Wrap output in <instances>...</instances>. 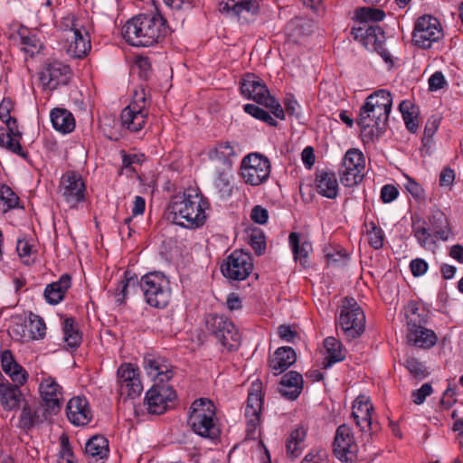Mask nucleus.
I'll use <instances>...</instances> for the list:
<instances>
[{
  "label": "nucleus",
  "instance_id": "f257e3e1",
  "mask_svg": "<svg viewBox=\"0 0 463 463\" xmlns=\"http://www.w3.org/2000/svg\"><path fill=\"white\" fill-rule=\"evenodd\" d=\"M208 206V202L197 190L189 188L172 198L167 207V219L184 228H198L206 221Z\"/></svg>",
  "mask_w": 463,
  "mask_h": 463
},
{
  "label": "nucleus",
  "instance_id": "f03ea898",
  "mask_svg": "<svg viewBox=\"0 0 463 463\" xmlns=\"http://www.w3.org/2000/svg\"><path fill=\"white\" fill-rule=\"evenodd\" d=\"M166 20L158 13L142 14L128 21L123 36L133 46L150 47L159 43L168 33Z\"/></svg>",
  "mask_w": 463,
  "mask_h": 463
},
{
  "label": "nucleus",
  "instance_id": "7ed1b4c3",
  "mask_svg": "<svg viewBox=\"0 0 463 463\" xmlns=\"http://www.w3.org/2000/svg\"><path fill=\"white\" fill-rule=\"evenodd\" d=\"M215 420V406L211 400L201 398L192 403L188 425L194 433L210 439H217L220 430Z\"/></svg>",
  "mask_w": 463,
  "mask_h": 463
},
{
  "label": "nucleus",
  "instance_id": "20e7f679",
  "mask_svg": "<svg viewBox=\"0 0 463 463\" xmlns=\"http://www.w3.org/2000/svg\"><path fill=\"white\" fill-rule=\"evenodd\" d=\"M241 95L269 109L279 119L285 118V111L274 97L269 94L267 86L254 74H246L240 82Z\"/></svg>",
  "mask_w": 463,
  "mask_h": 463
},
{
  "label": "nucleus",
  "instance_id": "39448f33",
  "mask_svg": "<svg viewBox=\"0 0 463 463\" xmlns=\"http://www.w3.org/2000/svg\"><path fill=\"white\" fill-rule=\"evenodd\" d=\"M338 325L348 340L359 337L365 329V315L353 298L341 301Z\"/></svg>",
  "mask_w": 463,
  "mask_h": 463
},
{
  "label": "nucleus",
  "instance_id": "423d86ee",
  "mask_svg": "<svg viewBox=\"0 0 463 463\" xmlns=\"http://www.w3.org/2000/svg\"><path fill=\"white\" fill-rule=\"evenodd\" d=\"M146 302L156 308H164L171 298L169 281L160 272H150L144 275L139 282Z\"/></svg>",
  "mask_w": 463,
  "mask_h": 463
},
{
  "label": "nucleus",
  "instance_id": "0eeeda50",
  "mask_svg": "<svg viewBox=\"0 0 463 463\" xmlns=\"http://www.w3.org/2000/svg\"><path fill=\"white\" fill-rule=\"evenodd\" d=\"M389 116L370 106L368 102L361 107L357 125L361 128V136L364 143L373 142L385 130Z\"/></svg>",
  "mask_w": 463,
  "mask_h": 463
},
{
  "label": "nucleus",
  "instance_id": "6e6552de",
  "mask_svg": "<svg viewBox=\"0 0 463 463\" xmlns=\"http://www.w3.org/2000/svg\"><path fill=\"white\" fill-rule=\"evenodd\" d=\"M208 332L228 351L236 350L241 343V335L233 323L225 316L210 314L205 319Z\"/></svg>",
  "mask_w": 463,
  "mask_h": 463
},
{
  "label": "nucleus",
  "instance_id": "1a4fd4ad",
  "mask_svg": "<svg viewBox=\"0 0 463 463\" xmlns=\"http://www.w3.org/2000/svg\"><path fill=\"white\" fill-rule=\"evenodd\" d=\"M63 45L67 54L72 58H82L90 50V40L87 32H82L73 17H66L62 23Z\"/></svg>",
  "mask_w": 463,
  "mask_h": 463
},
{
  "label": "nucleus",
  "instance_id": "9d476101",
  "mask_svg": "<svg viewBox=\"0 0 463 463\" xmlns=\"http://www.w3.org/2000/svg\"><path fill=\"white\" fill-rule=\"evenodd\" d=\"M442 38L443 30L436 17L424 14L417 19L412 33V42L415 46L429 49Z\"/></svg>",
  "mask_w": 463,
  "mask_h": 463
},
{
  "label": "nucleus",
  "instance_id": "9b49d317",
  "mask_svg": "<svg viewBox=\"0 0 463 463\" xmlns=\"http://www.w3.org/2000/svg\"><path fill=\"white\" fill-rule=\"evenodd\" d=\"M351 34L367 50L376 52L386 62H392L391 54L384 48V32L379 25L353 27Z\"/></svg>",
  "mask_w": 463,
  "mask_h": 463
},
{
  "label": "nucleus",
  "instance_id": "f8f14e48",
  "mask_svg": "<svg viewBox=\"0 0 463 463\" xmlns=\"http://www.w3.org/2000/svg\"><path fill=\"white\" fill-rule=\"evenodd\" d=\"M269 174L270 162L260 154H250L241 161V175L248 184L260 185L269 178Z\"/></svg>",
  "mask_w": 463,
  "mask_h": 463
},
{
  "label": "nucleus",
  "instance_id": "ddd939ff",
  "mask_svg": "<svg viewBox=\"0 0 463 463\" xmlns=\"http://www.w3.org/2000/svg\"><path fill=\"white\" fill-rule=\"evenodd\" d=\"M365 166L364 154L357 148L346 151L339 168L341 183L347 187L359 184L364 177L363 170Z\"/></svg>",
  "mask_w": 463,
  "mask_h": 463
},
{
  "label": "nucleus",
  "instance_id": "4468645a",
  "mask_svg": "<svg viewBox=\"0 0 463 463\" xmlns=\"http://www.w3.org/2000/svg\"><path fill=\"white\" fill-rule=\"evenodd\" d=\"M85 191L86 186L80 174L68 171L62 175L59 193L70 208H77L79 203L85 201Z\"/></svg>",
  "mask_w": 463,
  "mask_h": 463
},
{
  "label": "nucleus",
  "instance_id": "2eb2a0df",
  "mask_svg": "<svg viewBox=\"0 0 463 463\" xmlns=\"http://www.w3.org/2000/svg\"><path fill=\"white\" fill-rule=\"evenodd\" d=\"M333 452L341 462L348 463L357 459L358 445L351 428L346 424H342L336 429Z\"/></svg>",
  "mask_w": 463,
  "mask_h": 463
},
{
  "label": "nucleus",
  "instance_id": "dca6fc26",
  "mask_svg": "<svg viewBox=\"0 0 463 463\" xmlns=\"http://www.w3.org/2000/svg\"><path fill=\"white\" fill-rule=\"evenodd\" d=\"M253 269L252 258L242 250H235L229 255L221 266L222 275L231 279H246Z\"/></svg>",
  "mask_w": 463,
  "mask_h": 463
},
{
  "label": "nucleus",
  "instance_id": "f3484780",
  "mask_svg": "<svg viewBox=\"0 0 463 463\" xmlns=\"http://www.w3.org/2000/svg\"><path fill=\"white\" fill-rule=\"evenodd\" d=\"M263 405V395L261 393V383H252L245 407V417L247 425V435L253 438L257 428L260 424V412Z\"/></svg>",
  "mask_w": 463,
  "mask_h": 463
},
{
  "label": "nucleus",
  "instance_id": "a211bd4d",
  "mask_svg": "<svg viewBox=\"0 0 463 463\" xmlns=\"http://www.w3.org/2000/svg\"><path fill=\"white\" fill-rule=\"evenodd\" d=\"M175 398V392L171 386L156 383L146 392L145 405L149 413L162 414Z\"/></svg>",
  "mask_w": 463,
  "mask_h": 463
},
{
  "label": "nucleus",
  "instance_id": "6ab92c4d",
  "mask_svg": "<svg viewBox=\"0 0 463 463\" xmlns=\"http://www.w3.org/2000/svg\"><path fill=\"white\" fill-rule=\"evenodd\" d=\"M39 392L43 405L49 414H57L61 408L62 388L51 376L43 378L39 385Z\"/></svg>",
  "mask_w": 463,
  "mask_h": 463
},
{
  "label": "nucleus",
  "instance_id": "aec40b11",
  "mask_svg": "<svg viewBox=\"0 0 463 463\" xmlns=\"http://www.w3.org/2000/svg\"><path fill=\"white\" fill-rule=\"evenodd\" d=\"M117 375L121 395L126 394L134 399L141 393L143 386L138 377L137 369L131 364L120 365Z\"/></svg>",
  "mask_w": 463,
  "mask_h": 463
},
{
  "label": "nucleus",
  "instance_id": "412c9836",
  "mask_svg": "<svg viewBox=\"0 0 463 463\" xmlns=\"http://www.w3.org/2000/svg\"><path fill=\"white\" fill-rule=\"evenodd\" d=\"M145 98L142 97V104L137 100L134 101L121 111V126L130 132L141 130L146 122L148 112L145 109Z\"/></svg>",
  "mask_w": 463,
  "mask_h": 463
},
{
  "label": "nucleus",
  "instance_id": "4be33fe9",
  "mask_svg": "<svg viewBox=\"0 0 463 463\" xmlns=\"http://www.w3.org/2000/svg\"><path fill=\"white\" fill-rule=\"evenodd\" d=\"M70 77V67L59 61H53L45 64L41 72L40 80L50 90H55L60 85L67 84Z\"/></svg>",
  "mask_w": 463,
  "mask_h": 463
},
{
  "label": "nucleus",
  "instance_id": "5701e85b",
  "mask_svg": "<svg viewBox=\"0 0 463 463\" xmlns=\"http://www.w3.org/2000/svg\"><path fill=\"white\" fill-rule=\"evenodd\" d=\"M219 10L240 21L247 22L258 13L259 5L256 0H226L220 3Z\"/></svg>",
  "mask_w": 463,
  "mask_h": 463
},
{
  "label": "nucleus",
  "instance_id": "b1692460",
  "mask_svg": "<svg viewBox=\"0 0 463 463\" xmlns=\"http://www.w3.org/2000/svg\"><path fill=\"white\" fill-rule=\"evenodd\" d=\"M67 418L75 426H85L92 419L89 402L84 397L71 398L66 406Z\"/></svg>",
  "mask_w": 463,
  "mask_h": 463
},
{
  "label": "nucleus",
  "instance_id": "393cba45",
  "mask_svg": "<svg viewBox=\"0 0 463 463\" xmlns=\"http://www.w3.org/2000/svg\"><path fill=\"white\" fill-rule=\"evenodd\" d=\"M143 367L146 374L163 383L174 376L172 366L162 357L146 354L144 357Z\"/></svg>",
  "mask_w": 463,
  "mask_h": 463
},
{
  "label": "nucleus",
  "instance_id": "a878e982",
  "mask_svg": "<svg viewBox=\"0 0 463 463\" xmlns=\"http://www.w3.org/2000/svg\"><path fill=\"white\" fill-rule=\"evenodd\" d=\"M22 385L15 383H0V403L5 410H16L21 403L26 402L20 389Z\"/></svg>",
  "mask_w": 463,
  "mask_h": 463
},
{
  "label": "nucleus",
  "instance_id": "bb28decb",
  "mask_svg": "<svg viewBox=\"0 0 463 463\" xmlns=\"http://www.w3.org/2000/svg\"><path fill=\"white\" fill-rule=\"evenodd\" d=\"M1 367L8 374L12 381L18 384H24L27 381L26 371L14 359L13 353L5 349L0 354Z\"/></svg>",
  "mask_w": 463,
  "mask_h": 463
},
{
  "label": "nucleus",
  "instance_id": "cd10ccee",
  "mask_svg": "<svg viewBox=\"0 0 463 463\" xmlns=\"http://www.w3.org/2000/svg\"><path fill=\"white\" fill-rule=\"evenodd\" d=\"M50 415L44 405H37L36 403L31 404L25 402L23 404L20 423L24 429H30L35 424L46 420Z\"/></svg>",
  "mask_w": 463,
  "mask_h": 463
},
{
  "label": "nucleus",
  "instance_id": "c85d7f7f",
  "mask_svg": "<svg viewBox=\"0 0 463 463\" xmlns=\"http://www.w3.org/2000/svg\"><path fill=\"white\" fill-rule=\"evenodd\" d=\"M208 158L220 168H232V158L236 156L234 146L228 141L220 142L207 152ZM218 165H215V167Z\"/></svg>",
  "mask_w": 463,
  "mask_h": 463
},
{
  "label": "nucleus",
  "instance_id": "c756f323",
  "mask_svg": "<svg viewBox=\"0 0 463 463\" xmlns=\"http://www.w3.org/2000/svg\"><path fill=\"white\" fill-rule=\"evenodd\" d=\"M303 390V377L296 372L290 371L283 375L279 383V392L288 400H296Z\"/></svg>",
  "mask_w": 463,
  "mask_h": 463
},
{
  "label": "nucleus",
  "instance_id": "7c9ffc66",
  "mask_svg": "<svg viewBox=\"0 0 463 463\" xmlns=\"http://www.w3.org/2000/svg\"><path fill=\"white\" fill-rule=\"evenodd\" d=\"M109 441L102 435H95L85 445V455L90 462L98 463L109 457Z\"/></svg>",
  "mask_w": 463,
  "mask_h": 463
},
{
  "label": "nucleus",
  "instance_id": "2f4dec72",
  "mask_svg": "<svg viewBox=\"0 0 463 463\" xmlns=\"http://www.w3.org/2000/svg\"><path fill=\"white\" fill-rule=\"evenodd\" d=\"M71 286V278L69 274H62L57 281L46 286L43 296L51 305L59 304L65 296L66 291Z\"/></svg>",
  "mask_w": 463,
  "mask_h": 463
},
{
  "label": "nucleus",
  "instance_id": "473e14b6",
  "mask_svg": "<svg viewBox=\"0 0 463 463\" xmlns=\"http://www.w3.org/2000/svg\"><path fill=\"white\" fill-rule=\"evenodd\" d=\"M407 339L411 345L430 349L436 345L438 336L433 330L420 326L408 329Z\"/></svg>",
  "mask_w": 463,
  "mask_h": 463
},
{
  "label": "nucleus",
  "instance_id": "72a5a7b5",
  "mask_svg": "<svg viewBox=\"0 0 463 463\" xmlns=\"http://www.w3.org/2000/svg\"><path fill=\"white\" fill-rule=\"evenodd\" d=\"M297 360V354L293 348L282 346L276 350L274 355L269 359V367L274 374L285 372Z\"/></svg>",
  "mask_w": 463,
  "mask_h": 463
},
{
  "label": "nucleus",
  "instance_id": "f704fd0d",
  "mask_svg": "<svg viewBox=\"0 0 463 463\" xmlns=\"http://www.w3.org/2000/svg\"><path fill=\"white\" fill-rule=\"evenodd\" d=\"M317 193L326 198L335 199L338 194L339 185L333 172L321 171L316 177Z\"/></svg>",
  "mask_w": 463,
  "mask_h": 463
},
{
  "label": "nucleus",
  "instance_id": "c9c22d12",
  "mask_svg": "<svg viewBox=\"0 0 463 463\" xmlns=\"http://www.w3.org/2000/svg\"><path fill=\"white\" fill-rule=\"evenodd\" d=\"M52 127L63 134L71 133L75 128V118L71 111L66 109L55 108L51 111Z\"/></svg>",
  "mask_w": 463,
  "mask_h": 463
},
{
  "label": "nucleus",
  "instance_id": "e433bc0d",
  "mask_svg": "<svg viewBox=\"0 0 463 463\" xmlns=\"http://www.w3.org/2000/svg\"><path fill=\"white\" fill-rule=\"evenodd\" d=\"M326 355L323 362V368L327 369L332 364L341 362L345 358L342 350V344L335 337H326L324 341Z\"/></svg>",
  "mask_w": 463,
  "mask_h": 463
},
{
  "label": "nucleus",
  "instance_id": "4c0bfd02",
  "mask_svg": "<svg viewBox=\"0 0 463 463\" xmlns=\"http://www.w3.org/2000/svg\"><path fill=\"white\" fill-rule=\"evenodd\" d=\"M399 110L404 120L406 128L411 132L415 133L419 128V115L420 109L419 108L413 104L411 100H402L399 105Z\"/></svg>",
  "mask_w": 463,
  "mask_h": 463
},
{
  "label": "nucleus",
  "instance_id": "58836bf2",
  "mask_svg": "<svg viewBox=\"0 0 463 463\" xmlns=\"http://www.w3.org/2000/svg\"><path fill=\"white\" fill-rule=\"evenodd\" d=\"M63 340L68 347L76 349L80 346L82 336L77 321L67 317L62 322Z\"/></svg>",
  "mask_w": 463,
  "mask_h": 463
},
{
  "label": "nucleus",
  "instance_id": "ea45409f",
  "mask_svg": "<svg viewBox=\"0 0 463 463\" xmlns=\"http://www.w3.org/2000/svg\"><path fill=\"white\" fill-rule=\"evenodd\" d=\"M217 176L214 180V186L217 189L220 197L228 198L232 194V168H219L216 166Z\"/></svg>",
  "mask_w": 463,
  "mask_h": 463
},
{
  "label": "nucleus",
  "instance_id": "a19ab883",
  "mask_svg": "<svg viewBox=\"0 0 463 463\" xmlns=\"http://www.w3.org/2000/svg\"><path fill=\"white\" fill-rule=\"evenodd\" d=\"M366 102L374 108H378L386 115H390L392 106V97L389 90H379L369 95L366 99Z\"/></svg>",
  "mask_w": 463,
  "mask_h": 463
},
{
  "label": "nucleus",
  "instance_id": "79ce46f5",
  "mask_svg": "<svg viewBox=\"0 0 463 463\" xmlns=\"http://www.w3.org/2000/svg\"><path fill=\"white\" fill-rule=\"evenodd\" d=\"M429 311L420 307L418 303L411 302L407 314L408 329L425 326L429 322Z\"/></svg>",
  "mask_w": 463,
  "mask_h": 463
},
{
  "label": "nucleus",
  "instance_id": "37998d69",
  "mask_svg": "<svg viewBox=\"0 0 463 463\" xmlns=\"http://www.w3.org/2000/svg\"><path fill=\"white\" fill-rule=\"evenodd\" d=\"M306 435L307 431L303 427H298L290 432L286 444L287 453L288 455L293 458L299 456Z\"/></svg>",
  "mask_w": 463,
  "mask_h": 463
},
{
  "label": "nucleus",
  "instance_id": "c03bdc74",
  "mask_svg": "<svg viewBox=\"0 0 463 463\" xmlns=\"http://www.w3.org/2000/svg\"><path fill=\"white\" fill-rule=\"evenodd\" d=\"M373 410V405L364 397H358L353 405L352 416L362 432H364V426L362 424L360 418L369 417Z\"/></svg>",
  "mask_w": 463,
  "mask_h": 463
},
{
  "label": "nucleus",
  "instance_id": "a18cd8bd",
  "mask_svg": "<svg viewBox=\"0 0 463 463\" xmlns=\"http://www.w3.org/2000/svg\"><path fill=\"white\" fill-rule=\"evenodd\" d=\"M290 246L294 254L295 260H298L301 265L306 266L307 262L308 251L311 245L305 241L299 243V235L297 232H291L288 237Z\"/></svg>",
  "mask_w": 463,
  "mask_h": 463
},
{
  "label": "nucleus",
  "instance_id": "49530a36",
  "mask_svg": "<svg viewBox=\"0 0 463 463\" xmlns=\"http://www.w3.org/2000/svg\"><path fill=\"white\" fill-rule=\"evenodd\" d=\"M354 17L359 22V26H364L368 22H379L383 20L385 13L380 8L361 7L355 10Z\"/></svg>",
  "mask_w": 463,
  "mask_h": 463
},
{
  "label": "nucleus",
  "instance_id": "de8ad7c7",
  "mask_svg": "<svg viewBox=\"0 0 463 463\" xmlns=\"http://www.w3.org/2000/svg\"><path fill=\"white\" fill-rule=\"evenodd\" d=\"M17 34L25 52L33 54L41 48L40 40L35 34L31 33L26 27L21 26L17 31Z\"/></svg>",
  "mask_w": 463,
  "mask_h": 463
},
{
  "label": "nucleus",
  "instance_id": "09e8293b",
  "mask_svg": "<svg viewBox=\"0 0 463 463\" xmlns=\"http://www.w3.org/2000/svg\"><path fill=\"white\" fill-rule=\"evenodd\" d=\"M0 202L3 203L4 212H7L18 206L19 197L6 184H0Z\"/></svg>",
  "mask_w": 463,
  "mask_h": 463
},
{
  "label": "nucleus",
  "instance_id": "8fccbe9b",
  "mask_svg": "<svg viewBox=\"0 0 463 463\" xmlns=\"http://www.w3.org/2000/svg\"><path fill=\"white\" fill-rule=\"evenodd\" d=\"M367 238L369 244L375 250H379L383 246L384 233L381 227L377 226L373 222L367 225Z\"/></svg>",
  "mask_w": 463,
  "mask_h": 463
},
{
  "label": "nucleus",
  "instance_id": "3c124183",
  "mask_svg": "<svg viewBox=\"0 0 463 463\" xmlns=\"http://www.w3.org/2000/svg\"><path fill=\"white\" fill-rule=\"evenodd\" d=\"M243 110L247 114L269 124V126H277V121L269 114V112L254 104H245L243 106Z\"/></svg>",
  "mask_w": 463,
  "mask_h": 463
},
{
  "label": "nucleus",
  "instance_id": "603ef678",
  "mask_svg": "<svg viewBox=\"0 0 463 463\" xmlns=\"http://www.w3.org/2000/svg\"><path fill=\"white\" fill-rule=\"evenodd\" d=\"M61 449L59 452L58 463H75V456L70 445L67 435L61 436Z\"/></svg>",
  "mask_w": 463,
  "mask_h": 463
},
{
  "label": "nucleus",
  "instance_id": "864d4df0",
  "mask_svg": "<svg viewBox=\"0 0 463 463\" xmlns=\"http://www.w3.org/2000/svg\"><path fill=\"white\" fill-rule=\"evenodd\" d=\"M129 272H125V279H122L119 282L118 291H119L117 296V301L120 304H122L128 295V288H137V277H128Z\"/></svg>",
  "mask_w": 463,
  "mask_h": 463
},
{
  "label": "nucleus",
  "instance_id": "5fc2aeb1",
  "mask_svg": "<svg viewBox=\"0 0 463 463\" xmlns=\"http://www.w3.org/2000/svg\"><path fill=\"white\" fill-rule=\"evenodd\" d=\"M405 367L417 379H423L426 377V370L424 365L414 357H408L405 360Z\"/></svg>",
  "mask_w": 463,
  "mask_h": 463
},
{
  "label": "nucleus",
  "instance_id": "6e6d98bb",
  "mask_svg": "<svg viewBox=\"0 0 463 463\" xmlns=\"http://www.w3.org/2000/svg\"><path fill=\"white\" fill-rule=\"evenodd\" d=\"M249 243L257 255L264 253L266 249L265 236L260 231H253L249 236Z\"/></svg>",
  "mask_w": 463,
  "mask_h": 463
},
{
  "label": "nucleus",
  "instance_id": "4d7b16f0",
  "mask_svg": "<svg viewBox=\"0 0 463 463\" xmlns=\"http://www.w3.org/2000/svg\"><path fill=\"white\" fill-rule=\"evenodd\" d=\"M300 463H328L327 452L324 449H315L309 451Z\"/></svg>",
  "mask_w": 463,
  "mask_h": 463
},
{
  "label": "nucleus",
  "instance_id": "13d9d810",
  "mask_svg": "<svg viewBox=\"0 0 463 463\" xmlns=\"http://www.w3.org/2000/svg\"><path fill=\"white\" fill-rule=\"evenodd\" d=\"M20 138L21 137H9L3 147L24 159H27L28 153L23 149Z\"/></svg>",
  "mask_w": 463,
  "mask_h": 463
},
{
  "label": "nucleus",
  "instance_id": "bf43d9fd",
  "mask_svg": "<svg viewBox=\"0 0 463 463\" xmlns=\"http://www.w3.org/2000/svg\"><path fill=\"white\" fill-rule=\"evenodd\" d=\"M29 330L33 339H41L45 335L46 326L42 319L36 318L30 321Z\"/></svg>",
  "mask_w": 463,
  "mask_h": 463
},
{
  "label": "nucleus",
  "instance_id": "052dcab7",
  "mask_svg": "<svg viewBox=\"0 0 463 463\" xmlns=\"http://www.w3.org/2000/svg\"><path fill=\"white\" fill-rule=\"evenodd\" d=\"M16 250L19 257L23 260L25 264H29L30 256L32 253V245L26 240H18L16 245Z\"/></svg>",
  "mask_w": 463,
  "mask_h": 463
},
{
  "label": "nucleus",
  "instance_id": "680f3d73",
  "mask_svg": "<svg viewBox=\"0 0 463 463\" xmlns=\"http://www.w3.org/2000/svg\"><path fill=\"white\" fill-rule=\"evenodd\" d=\"M406 190L415 198L423 199L424 190L420 184L415 182L413 179L407 177V182L404 184Z\"/></svg>",
  "mask_w": 463,
  "mask_h": 463
},
{
  "label": "nucleus",
  "instance_id": "e2e57ef3",
  "mask_svg": "<svg viewBox=\"0 0 463 463\" xmlns=\"http://www.w3.org/2000/svg\"><path fill=\"white\" fill-rule=\"evenodd\" d=\"M398 194V189L392 184H385L381 189V199L385 203L394 201Z\"/></svg>",
  "mask_w": 463,
  "mask_h": 463
},
{
  "label": "nucleus",
  "instance_id": "0e129e2a",
  "mask_svg": "<svg viewBox=\"0 0 463 463\" xmlns=\"http://www.w3.org/2000/svg\"><path fill=\"white\" fill-rule=\"evenodd\" d=\"M251 220L259 224H264L269 218L268 211L260 205H255L250 213Z\"/></svg>",
  "mask_w": 463,
  "mask_h": 463
},
{
  "label": "nucleus",
  "instance_id": "69168bd1",
  "mask_svg": "<svg viewBox=\"0 0 463 463\" xmlns=\"http://www.w3.org/2000/svg\"><path fill=\"white\" fill-rule=\"evenodd\" d=\"M432 392V387L430 383H424L421 387L412 392L413 402L416 404H421L426 397Z\"/></svg>",
  "mask_w": 463,
  "mask_h": 463
},
{
  "label": "nucleus",
  "instance_id": "338daca9",
  "mask_svg": "<svg viewBox=\"0 0 463 463\" xmlns=\"http://www.w3.org/2000/svg\"><path fill=\"white\" fill-rule=\"evenodd\" d=\"M410 268L414 277L424 275L428 269V263L422 259L412 260Z\"/></svg>",
  "mask_w": 463,
  "mask_h": 463
},
{
  "label": "nucleus",
  "instance_id": "774afa93",
  "mask_svg": "<svg viewBox=\"0 0 463 463\" xmlns=\"http://www.w3.org/2000/svg\"><path fill=\"white\" fill-rule=\"evenodd\" d=\"M413 234L421 246L426 247L429 244L430 235L425 227L413 224Z\"/></svg>",
  "mask_w": 463,
  "mask_h": 463
}]
</instances>
